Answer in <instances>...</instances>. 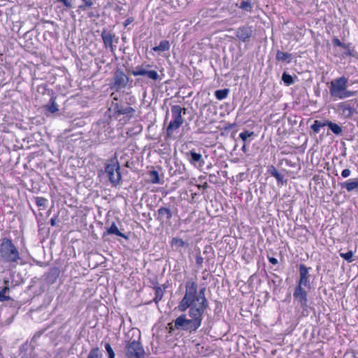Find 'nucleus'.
Listing matches in <instances>:
<instances>
[{"instance_id": "27", "label": "nucleus", "mask_w": 358, "mask_h": 358, "mask_svg": "<svg viewBox=\"0 0 358 358\" xmlns=\"http://www.w3.org/2000/svg\"><path fill=\"white\" fill-rule=\"evenodd\" d=\"M46 110L50 113H55L58 111V106L55 101V97L51 96L50 99V104L45 106Z\"/></svg>"}, {"instance_id": "6", "label": "nucleus", "mask_w": 358, "mask_h": 358, "mask_svg": "<svg viewBox=\"0 0 358 358\" xmlns=\"http://www.w3.org/2000/svg\"><path fill=\"white\" fill-rule=\"evenodd\" d=\"M110 164L105 166V172L108 177V180L113 186H117L120 183L122 176L120 173V166L116 156L110 159Z\"/></svg>"}, {"instance_id": "12", "label": "nucleus", "mask_w": 358, "mask_h": 358, "mask_svg": "<svg viewBox=\"0 0 358 358\" xmlns=\"http://www.w3.org/2000/svg\"><path fill=\"white\" fill-rule=\"evenodd\" d=\"M151 66L148 64H142L141 66H137L136 69L132 71L131 73L134 76H146L148 78L152 80H158L160 79L158 73L155 70H148L147 68Z\"/></svg>"}, {"instance_id": "44", "label": "nucleus", "mask_w": 358, "mask_h": 358, "mask_svg": "<svg viewBox=\"0 0 358 358\" xmlns=\"http://www.w3.org/2000/svg\"><path fill=\"white\" fill-rule=\"evenodd\" d=\"M351 174V171L348 169H345L344 170L342 171L341 172V176L343 178H346L348 177H349Z\"/></svg>"}, {"instance_id": "34", "label": "nucleus", "mask_w": 358, "mask_h": 358, "mask_svg": "<svg viewBox=\"0 0 358 358\" xmlns=\"http://www.w3.org/2000/svg\"><path fill=\"white\" fill-rule=\"evenodd\" d=\"M83 3L78 6V9L85 11L94 5V0H81Z\"/></svg>"}, {"instance_id": "1", "label": "nucleus", "mask_w": 358, "mask_h": 358, "mask_svg": "<svg viewBox=\"0 0 358 358\" xmlns=\"http://www.w3.org/2000/svg\"><path fill=\"white\" fill-rule=\"evenodd\" d=\"M206 288L200 289L197 292V297L199 303L198 307H193L189 310L188 315L190 319L182 314L174 320V326L176 329L187 331L189 332L196 331L201 325L202 315L208 306V302L205 296Z\"/></svg>"}, {"instance_id": "16", "label": "nucleus", "mask_w": 358, "mask_h": 358, "mask_svg": "<svg viewBox=\"0 0 358 358\" xmlns=\"http://www.w3.org/2000/svg\"><path fill=\"white\" fill-rule=\"evenodd\" d=\"M293 297L301 308L303 309L308 308V292L305 290L303 287L296 286L293 293Z\"/></svg>"}, {"instance_id": "30", "label": "nucleus", "mask_w": 358, "mask_h": 358, "mask_svg": "<svg viewBox=\"0 0 358 358\" xmlns=\"http://www.w3.org/2000/svg\"><path fill=\"white\" fill-rule=\"evenodd\" d=\"M154 289L155 291V298L153 299V301H155V303H158L162 300L164 296V291L159 286L155 287Z\"/></svg>"}, {"instance_id": "15", "label": "nucleus", "mask_w": 358, "mask_h": 358, "mask_svg": "<svg viewBox=\"0 0 358 358\" xmlns=\"http://www.w3.org/2000/svg\"><path fill=\"white\" fill-rule=\"evenodd\" d=\"M311 268L307 267L305 264L299 265V279L297 282L296 286L311 288L310 284V275L309 273Z\"/></svg>"}, {"instance_id": "24", "label": "nucleus", "mask_w": 358, "mask_h": 358, "mask_svg": "<svg viewBox=\"0 0 358 358\" xmlns=\"http://www.w3.org/2000/svg\"><path fill=\"white\" fill-rule=\"evenodd\" d=\"M267 171L271 176H273L276 179L278 184L282 185L287 182V180H284V176L278 171L274 166L271 165L268 166Z\"/></svg>"}, {"instance_id": "14", "label": "nucleus", "mask_w": 358, "mask_h": 358, "mask_svg": "<svg viewBox=\"0 0 358 358\" xmlns=\"http://www.w3.org/2000/svg\"><path fill=\"white\" fill-rule=\"evenodd\" d=\"M253 27L249 24L240 26L235 29L236 38L241 42H249L253 35Z\"/></svg>"}, {"instance_id": "43", "label": "nucleus", "mask_w": 358, "mask_h": 358, "mask_svg": "<svg viewBox=\"0 0 358 358\" xmlns=\"http://www.w3.org/2000/svg\"><path fill=\"white\" fill-rule=\"evenodd\" d=\"M57 1L62 3L67 8H70L72 7L71 1L69 0H57Z\"/></svg>"}, {"instance_id": "9", "label": "nucleus", "mask_w": 358, "mask_h": 358, "mask_svg": "<svg viewBox=\"0 0 358 358\" xmlns=\"http://www.w3.org/2000/svg\"><path fill=\"white\" fill-rule=\"evenodd\" d=\"M328 127V128L332 131L333 134H334L336 136H340L342 134V127L339 126L338 124L329 121V120H315L313 124L310 126V129L314 131L315 134H318L320 132V128L324 127Z\"/></svg>"}, {"instance_id": "5", "label": "nucleus", "mask_w": 358, "mask_h": 358, "mask_svg": "<svg viewBox=\"0 0 358 358\" xmlns=\"http://www.w3.org/2000/svg\"><path fill=\"white\" fill-rule=\"evenodd\" d=\"M182 113H186V108H182L179 105H173L171 106V114L173 120L169 122L166 127V134L167 138H171L174 131L179 129L183 124L184 120Z\"/></svg>"}, {"instance_id": "50", "label": "nucleus", "mask_w": 358, "mask_h": 358, "mask_svg": "<svg viewBox=\"0 0 358 358\" xmlns=\"http://www.w3.org/2000/svg\"><path fill=\"white\" fill-rule=\"evenodd\" d=\"M94 13H88V17H94Z\"/></svg>"}, {"instance_id": "11", "label": "nucleus", "mask_w": 358, "mask_h": 358, "mask_svg": "<svg viewBox=\"0 0 358 358\" xmlns=\"http://www.w3.org/2000/svg\"><path fill=\"white\" fill-rule=\"evenodd\" d=\"M173 215V211L171 208L170 205H164L160 206L156 214V220L160 222L161 224H166L171 225V220Z\"/></svg>"}, {"instance_id": "37", "label": "nucleus", "mask_w": 358, "mask_h": 358, "mask_svg": "<svg viewBox=\"0 0 358 358\" xmlns=\"http://www.w3.org/2000/svg\"><path fill=\"white\" fill-rule=\"evenodd\" d=\"M35 201L38 207H42L43 209H45L46 207L48 199L44 197L36 196L35 197Z\"/></svg>"}, {"instance_id": "46", "label": "nucleus", "mask_w": 358, "mask_h": 358, "mask_svg": "<svg viewBox=\"0 0 358 358\" xmlns=\"http://www.w3.org/2000/svg\"><path fill=\"white\" fill-rule=\"evenodd\" d=\"M268 262H269L271 264H273V265H275V264H277L278 263V259H277L276 258H275V257H268Z\"/></svg>"}, {"instance_id": "10", "label": "nucleus", "mask_w": 358, "mask_h": 358, "mask_svg": "<svg viewBox=\"0 0 358 358\" xmlns=\"http://www.w3.org/2000/svg\"><path fill=\"white\" fill-rule=\"evenodd\" d=\"M110 110H113L114 116L116 117L120 115H125L128 118H131L134 116L135 110L129 106H123L118 103L117 96L113 97Z\"/></svg>"}, {"instance_id": "51", "label": "nucleus", "mask_w": 358, "mask_h": 358, "mask_svg": "<svg viewBox=\"0 0 358 358\" xmlns=\"http://www.w3.org/2000/svg\"><path fill=\"white\" fill-rule=\"evenodd\" d=\"M40 87H42V88H43V90H46V86H45V85H43V86H41Z\"/></svg>"}, {"instance_id": "23", "label": "nucleus", "mask_w": 358, "mask_h": 358, "mask_svg": "<svg viewBox=\"0 0 358 358\" xmlns=\"http://www.w3.org/2000/svg\"><path fill=\"white\" fill-rule=\"evenodd\" d=\"M171 247L173 250L178 251L180 248H187L189 244L187 241H184L182 239L173 237L170 242Z\"/></svg>"}, {"instance_id": "41", "label": "nucleus", "mask_w": 358, "mask_h": 358, "mask_svg": "<svg viewBox=\"0 0 358 358\" xmlns=\"http://www.w3.org/2000/svg\"><path fill=\"white\" fill-rule=\"evenodd\" d=\"M104 347L108 354V358H115V354L110 344L109 343H105Z\"/></svg>"}, {"instance_id": "40", "label": "nucleus", "mask_w": 358, "mask_h": 358, "mask_svg": "<svg viewBox=\"0 0 358 358\" xmlns=\"http://www.w3.org/2000/svg\"><path fill=\"white\" fill-rule=\"evenodd\" d=\"M176 166L178 167V169H176V170H173V167L171 168L170 171H171V174L172 175H176V174H180V173H183V171H185V166L181 164H178V163H176Z\"/></svg>"}, {"instance_id": "29", "label": "nucleus", "mask_w": 358, "mask_h": 358, "mask_svg": "<svg viewBox=\"0 0 358 358\" xmlns=\"http://www.w3.org/2000/svg\"><path fill=\"white\" fill-rule=\"evenodd\" d=\"M229 92V90L228 88H225L223 90H217L215 92V96L218 100H222L227 98Z\"/></svg>"}, {"instance_id": "2", "label": "nucleus", "mask_w": 358, "mask_h": 358, "mask_svg": "<svg viewBox=\"0 0 358 358\" xmlns=\"http://www.w3.org/2000/svg\"><path fill=\"white\" fill-rule=\"evenodd\" d=\"M22 261L18 248L10 238L0 240V263L10 268H15Z\"/></svg>"}, {"instance_id": "20", "label": "nucleus", "mask_w": 358, "mask_h": 358, "mask_svg": "<svg viewBox=\"0 0 358 358\" xmlns=\"http://www.w3.org/2000/svg\"><path fill=\"white\" fill-rule=\"evenodd\" d=\"M338 185L341 189H346L348 192H358V178L339 182Z\"/></svg>"}, {"instance_id": "13", "label": "nucleus", "mask_w": 358, "mask_h": 358, "mask_svg": "<svg viewBox=\"0 0 358 358\" xmlns=\"http://www.w3.org/2000/svg\"><path fill=\"white\" fill-rule=\"evenodd\" d=\"M151 66L148 64H142L141 66H137L136 69L132 71L131 73L134 76H146L148 78L152 80H158L160 79L158 73L155 70H148L147 68Z\"/></svg>"}, {"instance_id": "8", "label": "nucleus", "mask_w": 358, "mask_h": 358, "mask_svg": "<svg viewBox=\"0 0 358 358\" xmlns=\"http://www.w3.org/2000/svg\"><path fill=\"white\" fill-rule=\"evenodd\" d=\"M129 81V78L124 73V71L120 68H117L115 71L108 85L110 89L119 92L127 87Z\"/></svg>"}, {"instance_id": "39", "label": "nucleus", "mask_w": 358, "mask_h": 358, "mask_svg": "<svg viewBox=\"0 0 358 358\" xmlns=\"http://www.w3.org/2000/svg\"><path fill=\"white\" fill-rule=\"evenodd\" d=\"M255 133L253 131H250L248 130H244L239 134V137L245 143L248 140V138L253 136Z\"/></svg>"}, {"instance_id": "42", "label": "nucleus", "mask_w": 358, "mask_h": 358, "mask_svg": "<svg viewBox=\"0 0 358 358\" xmlns=\"http://www.w3.org/2000/svg\"><path fill=\"white\" fill-rule=\"evenodd\" d=\"M332 44L334 46H338V47H345V43H342L338 38L334 37L332 39Z\"/></svg>"}, {"instance_id": "45", "label": "nucleus", "mask_w": 358, "mask_h": 358, "mask_svg": "<svg viewBox=\"0 0 358 358\" xmlns=\"http://www.w3.org/2000/svg\"><path fill=\"white\" fill-rule=\"evenodd\" d=\"M203 259L201 255L196 256V263L197 265L201 266L203 264Z\"/></svg>"}, {"instance_id": "35", "label": "nucleus", "mask_w": 358, "mask_h": 358, "mask_svg": "<svg viewBox=\"0 0 358 358\" xmlns=\"http://www.w3.org/2000/svg\"><path fill=\"white\" fill-rule=\"evenodd\" d=\"M239 8L245 11L251 12L252 9L251 0L243 1L241 2Z\"/></svg>"}, {"instance_id": "31", "label": "nucleus", "mask_w": 358, "mask_h": 358, "mask_svg": "<svg viewBox=\"0 0 358 358\" xmlns=\"http://www.w3.org/2000/svg\"><path fill=\"white\" fill-rule=\"evenodd\" d=\"M149 175V180L152 184H159L160 180L159 177L158 172L155 170L150 171L148 173Z\"/></svg>"}, {"instance_id": "33", "label": "nucleus", "mask_w": 358, "mask_h": 358, "mask_svg": "<svg viewBox=\"0 0 358 358\" xmlns=\"http://www.w3.org/2000/svg\"><path fill=\"white\" fill-rule=\"evenodd\" d=\"M282 80L287 86L292 85L294 83V78L289 74L284 72L282 75Z\"/></svg>"}, {"instance_id": "47", "label": "nucleus", "mask_w": 358, "mask_h": 358, "mask_svg": "<svg viewBox=\"0 0 358 358\" xmlns=\"http://www.w3.org/2000/svg\"><path fill=\"white\" fill-rule=\"evenodd\" d=\"M134 21V19L132 17H129L127 18L124 22V27H127L129 24H130L132 22Z\"/></svg>"}, {"instance_id": "25", "label": "nucleus", "mask_w": 358, "mask_h": 358, "mask_svg": "<svg viewBox=\"0 0 358 358\" xmlns=\"http://www.w3.org/2000/svg\"><path fill=\"white\" fill-rule=\"evenodd\" d=\"M276 60L279 62L290 63L292 59V55L290 53L278 50L275 56Z\"/></svg>"}, {"instance_id": "4", "label": "nucleus", "mask_w": 358, "mask_h": 358, "mask_svg": "<svg viewBox=\"0 0 358 358\" xmlns=\"http://www.w3.org/2000/svg\"><path fill=\"white\" fill-rule=\"evenodd\" d=\"M348 78L341 76L331 81L329 93L334 98L344 99L356 94V92L350 91L347 89Z\"/></svg>"}, {"instance_id": "36", "label": "nucleus", "mask_w": 358, "mask_h": 358, "mask_svg": "<svg viewBox=\"0 0 358 358\" xmlns=\"http://www.w3.org/2000/svg\"><path fill=\"white\" fill-rule=\"evenodd\" d=\"M354 252L352 250H349L347 252H340V256L343 258L348 263L352 262L355 259H353Z\"/></svg>"}, {"instance_id": "49", "label": "nucleus", "mask_w": 358, "mask_h": 358, "mask_svg": "<svg viewBox=\"0 0 358 358\" xmlns=\"http://www.w3.org/2000/svg\"><path fill=\"white\" fill-rule=\"evenodd\" d=\"M241 150L245 152L246 153L248 152V148L245 145V143H244L243 145L242 146V148Z\"/></svg>"}, {"instance_id": "21", "label": "nucleus", "mask_w": 358, "mask_h": 358, "mask_svg": "<svg viewBox=\"0 0 358 358\" xmlns=\"http://www.w3.org/2000/svg\"><path fill=\"white\" fill-rule=\"evenodd\" d=\"M60 273V271L57 267H52L49 269L45 274V280L49 284H53L56 282Z\"/></svg>"}, {"instance_id": "38", "label": "nucleus", "mask_w": 358, "mask_h": 358, "mask_svg": "<svg viewBox=\"0 0 358 358\" xmlns=\"http://www.w3.org/2000/svg\"><path fill=\"white\" fill-rule=\"evenodd\" d=\"M342 48L345 50L341 55L343 58L354 56L353 50L350 49V43L345 44V47H343Z\"/></svg>"}, {"instance_id": "26", "label": "nucleus", "mask_w": 358, "mask_h": 358, "mask_svg": "<svg viewBox=\"0 0 358 358\" xmlns=\"http://www.w3.org/2000/svg\"><path fill=\"white\" fill-rule=\"evenodd\" d=\"M170 48L169 41L167 40H163L160 41L159 45L152 48V50L155 52H164L169 50Z\"/></svg>"}, {"instance_id": "48", "label": "nucleus", "mask_w": 358, "mask_h": 358, "mask_svg": "<svg viewBox=\"0 0 358 358\" xmlns=\"http://www.w3.org/2000/svg\"><path fill=\"white\" fill-rule=\"evenodd\" d=\"M56 220H57V216H55L50 219V223L51 226H52V227L56 226Z\"/></svg>"}, {"instance_id": "22", "label": "nucleus", "mask_w": 358, "mask_h": 358, "mask_svg": "<svg viewBox=\"0 0 358 358\" xmlns=\"http://www.w3.org/2000/svg\"><path fill=\"white\" fill-rule=\"evenodd\" d=\"M115 234L116 236H120L124 238L125 240H128L129 237L126 234L122 233L118 229L116 224L115 222H113L110 227L107 228L106 231L103 232V236H105L106 235H112Z\"/></svg>"}, {"instance_id": "18", "label": "nucleus", "mask_w": 358, "mask_h": 358, "mask_svg": "<svg viewBox=\"0 0 358 358\" xmlns=\"http://www.w3.org/2000/svg\"><path fill=\"white\" fill-rule=\"evenodd\" d=\"M185 155L189 163L196 168H201L205 164L202 155L194 149L187 152Z\"/></svg>"}, {"instance_id": "17", "label": "nucleus", "mask_w": 358, "mask_h": 358, "mask_svg": "<svg viewBox=\"0 0 358 358\" xmlns=\"http://www.w3.org/2000/svg\"><path fill=\"white\" fill-rule=\"evenodd\" d=\"M105 48H109L110 52H114L116 46L113 45V41L115 38V34L112 31H108L103 29L101 34Z\"/></svg>"}, {"instance_id": "32", "label": "nucleus", "mask_w": 358, "mask_h": 358, "mask_svg": "<svg viewBox=\"0 0 358 358\" xmlns=\"http://www.w3.org/2000/svg\"><path fill=\"white\" fill-rule=\"evenodd\" d=\"M10 290V288L8 286H4L1 290H0V301H6L11 299L10 296L6 295V293L8 292Z\"/></svg>"}, {"instance_id": "19", "label": "nucleus", "mask_w": 358, "mask_h": 358, "mask_svg": "<svg viewBox=\"0 0 358 358\" xmlns=\"http://www.w3.org/2000/svg\"><path fill=\"white\" fill-rule=\"evenodd\" d=\"M338 110L340 115L344 118H351L356 109L351 105L350 103L345 101L341 102L338 105Z\"/></svg>"}, {"instance_id": "7", "label": "nucleus", "mask_w": 358, "mask_h": 358, "mask_svg": "<svg viewBox=\"0 0 358 358\" xmlns=\"http://www.w3.org/2000/svg\"><path fill=\"white\" fill-rule=\"evenodd\" d=\"M124 354L127 358H145V350L142 343L138 341H126Z\"/></svg>"}, {"instance_id": "3", "label": "nucleus", "mask_w": 358, "mask_h": 358, "mask_svg": "<svg viewBox=\"0 0 358 358\" xmlns=\"http://www.w3.org/2000/svg\"><path fill=\"white\" fill-rule=\"evenodd\" d=\"M197 289L198 285L195 281L191 279L186 282L185 295L177 306L179 311L185 312L187 308L192 310L193 307H198Z\"/></svg>"}, {"instance_id": "28", "label": "nucleus", "mask_w": 358, "mask_h": 358, "mask_svg": "<svg viewBox=\"0 0 358 358\" xmlns=\"http://www.w3.org/2000/svg\"><path fill=\"white\" fill-rule=\"evenodd\" d=\"M86 358H103V353L100 350L99 348H92Z\"/></svg>"}]
</instances>
